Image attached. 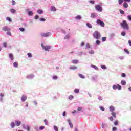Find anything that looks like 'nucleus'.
I'll use <instances>...</instances> for the list:
<instances>
[{"label":"nucleus","mask_w":131,"mask_h":131,"mask_svg":"<svg viewBox=\"0 0 131 131\" xmlns=\"http://www.w3.org/2000/svg\"><path fill=\"white\" fill-rule=\"evenodd\" d=\"M120 25L122 27V28H123V29H126L127 30H128V29H129L128 24H127L126 20H123L122 23H120Z\"/></svg>","instance_id":"nucleus-1"},{"label":"nucleus","mask_w":131,"mask_h":131,"mask_svg":"<svg viewBox=\"0 0 131 131\" xmlns=\"http://www.w3.org/2000/svg\"><path fill=\"white\" fill-rule=\"evenodd\" d=\"M93 37L95 38V39H100L101 38V34L97 31H95L93 33Z\"/></svg>","instance_id":"nucleus-2"},{"label":"nucleus","mask_w":131,"mask_h":131,"mask_svg":"<svg viewBox=\"0 0 131 131\" xmlns=\"http://www.w3.org/2000/svg\"><path fill=\"white\" fill-rule=\"evenodd\" d=\"M97 24L100 25L101 27H105V23L104 21L100 20V19H97L96 21Z\"/></svg>","instance_id":"nucleus-3"},{"label":"nucleus","mask_w":131,"mask_h":131,"mask_svg":"<svg viewBox=\"0 0 131 131\" xmlns=\"http://www.w3.org/2000/svg\"><path fill=\"white\" fill-rule=\"evenodd\" d=\"M50 35H51V32H50L41 33V36H42V37H48V36H50Z\"/></svg>","instance_id":"nucleus-4"},{"label":"nucleus","mask_w":131,"mask_h":131,"mask_svg":"<svg viewBox=\"0 0 131 131\" xmlns=\"http://www.w3.org/2000/svg\"><path fill=\"white\" fill-rule=\"evenodd\" d=\"M95 9L97 10V11H98V12H102L103 10L101 6L99 5H95Z\"/></svg>","instance_id":"nucleus-5"},{"label":"nucleus","mask_w":131,"mask_h":131,"mask_svg":"<svg viewBox=\"0 0 131 131\" xmlns=\"http://www.w3.org/2000/svg\"><path fill=\"white\" fill-rule=\"evenodd\" d=\"M113 89L114 90H116V89H118V90H121V86L119 84H117V85H114L113 86Z\"/></svg>","instance_id":"nucleus-6"},{"label":"nucleus","mask_w":131,"mask_h":131,"mask_svg":"<svg viewBox=\"0 0 131 131\" xmlns=\"http://www.w3.org/2000/svg\"><path fill=\"white\" fill-rule=\"evenodd\" d=\"M51 46H45L44 49L43 50H45V51H47V52H49L51 49Z\"/></svg>","instance_id":"nucleus-7"},{"label":"nucleus","mask_w":131,"mask_h":131,"mask_svg":"<svg viewBox=\"0 0 131 131\" xmlns=\"http://www.w3.org/2000/svg\"><path fill=\"white\" fill-rule=\"evenodd\" d=\"M2 30H3V31H10L11 29L7 26H5L2 28Z\"/></svg>","instance_id":"nucleus-8"},{"label":"nucleus","mask_w":131,"mask_h":131,"mask_svg":"<svg viewBox=\"0 0 131 131\" xmlns=\"http://www.w3.org/2000/svg\"><path fill=\"white\" fill-rule=\"evenodd\" d=\"M34 78V75L33 74L29 75L27 77V78H28V79H32V78Z\"/></svg>","instance_id":"nucleus-9"},{"label":"nucleus","mask_w":131,"mask_h":131,"mask_svg":"<svg viewBox=\"0 0 131 131\" xmlns=\"http://www.w3.org/2000/svg\"><path fill=\"white\" fill-rule=\"evenodd\" d=\"M68 122L69 123V124L71 127V128H73V125L72 124V123H71V121L70 120V119H68Z\"/></svg>","instance_id":"nucleus-10"},{"label":"nucleus","mask_w":131,"mask_h":131,"mask_svg":"<svg viewBox=\"0 0 131 131\" xmlns=\"http://www.w3.org/2000/svg\"><path fill=\"white\" fill-rule=\"evenodd\" d=\"M91 17L93 18V19H95V18H96V17H98V15L95 14V13H91Z\"/></svg>","instance_id":"nucleus-11"},{"label":"nucleus","mask_w":131,"mask_h":131,"mask_svg":"<svg viewBox=\"0 0 131 131\" xmlns=\"http://www.w3.org/2000/svg\"><path fill=\"white\" fill-rule=\"evenodd\" d=\"M27 99V97L24 95H23L21 97V101L23 102H25L26 100Z\"/></svg>","instance_id":"nucleus-12"},{"label":"nucleus","mask_w":131,"mask_h":131,"mask_svg":"<svg viewBox=\"0 0 131 131\" xmlns=\"http://www.w3.org/2000/svg\"><path fill=\"white\" fill-rule=\"evenodd\" d=\"M15 124H16V126H20V125H21V121H15Z\"/></svg>","instance_id":"nucleus-13"},{"label":"nucleus","mask_w":131,"mask_h":131,"mask_svg":"<svg viewBox=\"0 0 131 131\" xmlns=\"http://www.w3.org/2000/svg\"><path fill=\"white\" fill-rule=\"evenodd\" d=\"M123 6L124 7V8H125V9H127V8H128V4H127V3L125 2L123 3Z\"/></svg>","instance_id":"nucleus-14"},{"label":"nucleus","mask_w":131,"mask_h":131,"mask_svg":"<svg viewBox=\"0 0 131 131\" xmlns=\"http://www.w3.org/2000/svg\"><path fill=\"white\" fill-rule=\"evenodd\" d=\"M51 11H52V12H56V11H57V9H56V7H55V6H52L51 8Z\"/></svg>","instance_id":"nucleus-15"},{"label":"nucleus","mask_w":131,"mask_h":131,"mask_svg":"<svg viewBox=\"0 0 131 131\" xmlns=\"http://www.w3.org/2000/svg\"><path fill=\"white\" fill-rule=\"evenodd\" d=\"M9 58L10 60H11L12 61L14 60V56H13V54L12 53L9 54Z\"/></svg>","instance_id":"nucleus-16"},{"label":"nucleus","mask_w":131,"mask_h":131,"mask_svg":"<svg viewBox=\"0 0 131 131\" xmlns=\"http://www.w3.org/2000/svg\"><path fill=\"white\" fill-rule=\"evenodd\" d=\"M70 69L71 70H75V69H77V67L75 66H71L70 67Z\"/></svg>","instance_id":"nucleus-17"},{"label":"nucleus","mask_w":131,"mask_h":131,"mask_svg":"<svg viewBox=\"0 0 131 131\" xmlns=\"http://www.w3.org/2000/svg\"><path fill=\"white\" fill-rule=\"evenodd\" d=\"M25 129H26V130L28 131H30V127H29V126L28 125H26L24 127Z\"/></svg>","instance_id":"nucleus-18"},{"label":"nucleus","mask_w":131,"mask_h":131,"mask_svg":"<svg viewBox=\"0 0 131 131\" xmlns=\"http://www.w3.org/2000/svg\"><path fill=\"white\" fill-rule=\"evenodd\" d=\"M86 26L89 28H93V26H92V24H90L89 23H86Z\"/></svg>","instance_id":"nucleus-19"},{"label":"nucleus","mask_w":131,"mask_h":131,"mask_svg":"<svg viewBox=\"0 0 131 131\" xmlns=\"http://www.w3.org/2000/svg\"><path fill=\"white\" fill-rule=\"evenodd\" d=\"M110 110L111 112H113V111H114L115 110V108L113 106H111L110 107Z\"/></svg>","instance_id":"nucleus-20"},{"label":"nucleus","mask_w":131,"mask_h":131,"mask_svg":"<svg viewBox=\"0 0 131 131\" xmlns=\"http://www.w3.org/2000/svg\"><path fill=\"white\" fill-rule=\"evenodd\" d=\"M78 75L79 76V77H80V78H82V79H84V78H85V77H84V76H83L82 74H78Z\"/></svg>","instance_id":"nucleus-21"},{"label":"nucleus","mask_w":131,"mask_h":131,"mask_svg":"<svg viewBox=\"0 0 131 131\" xmlns=\"http://www.w3.org/2000/svg\"><path fill=\"white\" fill-rule=\"evenodd\" d=\"M37 13H38V14H39V15H41V14H42V13H43V11H42V10L39 9L37 10Z\"/></svg>","instance_id":"nucleus-22"},{"label":"nucleus","mask_w":131,"mask_h":131,"mask_svg":"<svg viewBox=\"0 0 131 131\" xmlns=\"http://www.w3.org/2000/svg\"><path fill=\"white\" fill-rule=\"evenodd\" d=\"M81 19V16L80 15H77L75 17L76 20H80Z\"/></svg>","instance_id":"nucleus-23"},{"label":"nucleus","mask_w":131,"mask_h":131,"mask_svg":"<svg viewBox=\"0 0 131 131\" xmlns=\"http://www.w3.org/2000/svg\"><path fill=\"white\" fill-rule=\"evenodd\" d=\"M121 83L122 85H125V84H126V81L122 80Z\"/></svg>","instance_id":"nucleus-24"},{"label":"nucleus","mask_w":131,"mask_h":131,"mask_svg":"<svg viewBox=\"0 0 131 131\" xmlns=\"http://www.w3.org/2000/svg\"><path fill=\"white\" fill-rule=\"evenodd\" d=\"M44 122H45V125H49V121H48V120L45 119Z\"/></svg>","instance_id":"nucleus-25"},{"label":"nucleus","mask_w":131,"mask_h":131,"mask_svg":"<svg viewBox=\"0 0 131 131\" xmlns=\"http://www.w3.org/2000/svg\"><path fill=\"white\" fill-rule=\"evenodd\" d=\"M111 114L113 117H114V118H116V113H115V112H112Z\"/></svg>","instance_id":"nucleus-26"},{"label":"nucleus","mask_w":131,"mask_h":131,"mask_svg":"<svg viewBox=\"0 0 131 131\" xmlns=\"http://www.w3.org/2000/svg\"><path fill=\"white\" fill-rule=\"evenodd\" d=\"M13 66L14 67H15L16 68H17V67H18V63L17 62H14Z\"/></svg>","instance_id":"nucleus-27"},{"label":"nucleus","mask_w":131,"mask_h":131,"mask_svg":"<svg viewBox=\"0 0 131 131\" xmlns=\"http://www.w3.org/2000/svg\"><path fill=\"white\" fill-rule=\"evenodd\" d=\"M72 63L73 64H77V63H78V60H73Z\"/></svg>","instance_id":"nucleus-28"},{"label":"nucleus","mask_w":131,"mask_h":131,"mask_svg":"<svg viewBox=\"0 0 131 131\" xmlns=\"http://www.w3.org/2000/svg\"><path fill=\"white\" fill-rule=\"evenodd\" d=\"M11 126L12 128H14L15 127V123L11 122Z\"/></svg>","instance_id":"nucleus-29"},{"label":"nucleus","mask_w":131,"mask_h":131,"mask_svg":"<svg viewBox=\"0 0 131 131\" xmlns=\"http://www.w3.org/2000/svg\"><path fill=\"white\" fill-rule=\"evenodd\" d=\"M28 16H32L33 15V13L32 11H29L28 13Z\"/></svg>","instance_id":"nucleus-30"},{"label":"nucleus","mask_w":131,"mask_h":131,"mask_svg":"<svg viewBox=\"0 0 131 131\" xmlns=\"http://www.w3.org/2000/svg\"><path fill=\"white\" fill-rule=\"evenodd\" d=\"M54 130H55V131H58V130H59V129L58 128V126H54Z\"/></svg>","instance_id":"nucleus-31"},{"label":"nucleus","mask_w":131,"mask_h":131,"mask_svg":"<svg viewBox=\"0 0 131 131\" xmlns=\"http://www.w3.org/2000/svg\"><path fill=\"white\" fill-rule=\"evenodd\" d=\"M10 11L11 12V13H13V14L16 13V10L14 9H10Z\"/></svg>","instance_id":"nucleus-32"},{"label":"nucleus","mask_w":131,"mask_h":131,"mask_svg":"<svg viewBox=\"0 0 131 131\" xmlns=\"http://www.w3.org/2000/svg\"><path fill=\"white\" fill-rule=\"evenodd\" d=\"M74 92L76 94H78V93H79V89H75Z\"/></svg>","instance_id":"nucleus-33"},{"label":"nucleus","mask_w":131,"mask_h":131,"mask_svg":"<svg viewBox=\"0 0 131 131\" xmlns=\"http://www.w3.org/2000/svg\"><path fill=\"white\" fill-rule=\"evenodd\" d=\"M6 20L7 21H9V22H12V19H11V18L8 17L6 18Z\"/></svg>","instance_id":"nucleus-34"},{"label":"nucleus","mask_w":131,"mask_h":131,"mask_svg":"<svg viewBox=\"0 0 131 131\" xmlns=\"http://www.w3.org/2000/svg\"><path fill=\"white\" fill-rule=\"evenodd\" d=\"M0 96L1 97V101L2 102L3 101V98L4 97V94L3 93L0 94Z\"/></svg>","instance_id":"nucleus-35"},{"label":"nucleus","mask_w":131,"mask_h":131,"mask_svg":"<svg viewBox=\"0 0 131 131\" xmlns=\"http://www.w3.org/2000/svg\"><path fill=\"white\" fill-rule=\"evenodd\" d=\"M107 40V37H103L102 38V41H106Z\"/></svg>","instance_id":"nucleus-36"},{"label":"nucleus","mask_w":131,"mask_h":131,"mask_svg":"<svg viewBox=\"0 0 131 131\" xmlns=\"http://www.w3.org/2000/svg\"><path fill=\"white\" fill-rule=\"evenodd\" d=\"M28 57H29V58H31L32 57V54L30 53H28L27 54Z\"/></svg>","instance_id":"nucleus-37"},{"label":"nucleus","mask_w":131,"mask_h":131,"mask_svg":"<svg viewBox=\"0 0 131 131\" xmlns=\"http://www.w3.org/2000/svg\"><path fill=\"white\" fill-rule=\"evenodd\" d=\"M19 30L20 31H21L22 32H23L24 31H25V29H24V28H19Z\"/></svg>","instance_id":"nucleus-38"},{"label":"nucleus","mask_w":131,"mask_h":131,"mask_svg":"<svg viewBox=\"0 0 131 131\" xmlns=\"http://www.w3.org/2000/svg\"><path fill=\"white\" fill-rule=\"evenodd\" d=\"M15 5H16V2L15 1V0H12V5L14 6Z\"/></svg>","instance_id":"nucleus-39"},{"label":"nucleus","mask_w":131,"mask_h":131,"mask_svg":"<svg viewBox=\"0 0 131 131\" xmlns=\"http://www.w3.org/2000/svg\"><path fill=\"white\" fill-rule=\"evenodd\" d=\"M39 129L40 130H42L43 129H45V126H41L39 127Z\"/></svg>","instance_id":"nucleus-40"},{"label":"nucleus","mask_w":131,"mask_h":131,"mask_svg":"<svg viewBox=\"0 0 131 131\" xmlns=\"http://www.w3.org/2000/svg\"><path fill=\"white\" fill-rule=\"evenodd\" d=\"M121 35L122 36H125V32H124V31H123V32H121Z\"/></svg>","instance_id":"nucleus-41"},{"label":"nucleus","mask_w":131,"mask_h":131,"mask_svg":"<svg viewBox=\"0 0 131 131\" xmlns=\"http://www.w3.org/2000/svg\"><path fill=\"white\" fill-rule=\"evenodd\" d=\"M124 52H125V53H127V54H129V51H128V50H127V49H124Z\"/></svg>","instance_id":"nucleus-42"},{"label":"nucleus","mask_w":131,"mask_h":131,"mask_svg":"<svg viewBox=\"0 0 131 131\" xmlns=\"http://www.w3.org/2000/svg\"><path fill=\"white\" fill-rule=\"evenodd\" d=\"M7 35H9L10 36H12V33H11V32H10V31H8L7 32Z\"/></svg>","instance_id":"nucleus-43"},{"label":"nucleus","mask_w":131,"mask_h":131,"mask_svg":"<svg viewBox=\"0 0 131 131\" xmlns=\"http://www.w3.org/2000/svg\"><path fill=\"white\" fill-rule=\"evenodd\" d=\"M108 119L111 121H113V117L111 116L108 118Z\"/></svg>","instance_id":"nucleus-44"},{"label":"nucleus","mask_w":131,"mask_h":131,"mask_svg":"<svg viewBox=\"0 0 131 131\" xmlns=\"http://www.w3.org/2000/svg\"><path fill=\"white\" fill-rule=\"evenodd\" d=\"M96 45H100V43H101V41L97 40L96 41Z\"/></svg>","instance_id":"nucleus-45"},{"label":"nucleus","mask_w":131,"mask_h":131,"mask_svg":"<svg viewBox=\"0 0 131 131\" xmlns=\"http://www.w3.org/2000/svg\"><path fill=\"white\" fill-rule=\"evenodd\" d=\"M40 21H41V22H45V21H46V19L43 18H40Z\"/></svg>","instance_id":"nucleus-46"},{"label":"nucleus","mask_w":131,"mask_h":131,"mask_svg":"<svg viewBox=\"0 0 131 131\" xmlns=\"http://www.w3.org/2000/svg\"><path fill=\"white\" fill-rule=\"evenodd\" d=\"M69 100H72V99H73V96H72V95H70V96H69Z\"/></svg>","instance_id":"nucleus-47"},{"label":"nucleus","mask_w":131,"mask_h":131,"mask_svg":"<svg viewBox=\"0 0 131 131\" xmlns=\"http://www.w3.org/2000/svg\"><path fill=\"white\" fill-rule=\"evenodd\" d=\"M120 14H122V15H124V11L122 10H120Z\"/></svg>","instance_id":"nucleus-48"},{"label":"nucleus","mask_w":131,"mask_h":131,"mask_svg":"<svg viewBox=\"0 0 131 131\" xmlns=\"http://www.w3.org/2000/svg\"><path fill=\"white\" fill-rule=\"evenodd\" d=\"M89 53H90V54H91V55H94V51H93V50H90V51H89Z\"/></svg>","instance_id":"nucleus-49"},{"label":"nucleus","mask_w":131,"mask_h":131,"mask_svg":"<svg viewBox=\"0 0 131 131\" xmlns=\"http://www.w3.org/2000/svg\"><path fill=\"white\" fill-rule=\"evenodd\" d=\"M118 2H119V5H121V4L123 3V0H119Z\"/></svg>","instance_id":"nucleus-50"},{"label":"nucleus","mask_w":131,"mask_h":131,"mask_svg":"<svg viewBox=\"0 0 131 131\" xmlns=\"http://www.w3.org/2000/svg\"><path fill=\"white\" fill-rule=\"evenodd\" d=\"M53 79L56 80V79H58V76H54L53 77Z\"/></svg>","instance_id":"nucleus-51"},{"label":"nucleus","mask_w":131,"mask_h":131,"mask_svg":"<svg viewBox=\"0 0 131 131\" xmlns=\"http://www.w3.org/2000/svg\"><path fill=\"white\" fill-rule=\"evenodd\" d=\"M86 49H90V48H91L90 44H86Z\"/></svg>","instance_id":"nucleus-52"},{"label":"nucleus","mask_w":131,"mask_h":131,"mask_svg":"<svg viewBox=\"0 0 131 131\" xmlns=\"http://www.w3.org/2000/svg\"><path fill=\"white\" fill-rule=\"evenodd\" d=\"M121 76L122 77H125L126 76V75H125V73H122Z\"/></svg>","instance_id":"nucleus-53"},{"label":"nucleus","mask_w":131,"mask_h":131,"mask_svg":"<svg viewBox=\"0 0 131 131\" xmlns=\"http://www.w3.org/2000/svg\"><path fill=\"white\" fill-rule=\"evenodd\" d=\"M127 19L129 20V21H131V15H128L127 16Z\"/></svg>","instance_id":"nucleus-54"},{"label":"nucleus","mask_w":131,"mask_h":131,"mask_svg":"<svg viewBox=\"0 0 131 131\" xmlns=\"http://www.w3.org/2000/svg\"><path fill=\"white\" fill-rule=\"evenodd\" d=\"M3 46L4 48H7V42H5L3 43Z\"/></svg>","instance_id":"nucleus-55"},{"label":"nucleus","mask_w":131,"mask_h":131,"mask_svg":"<svg viewBox=\"0 0 131 131\" xmlns=\"http://www.w3.org/2000/svg\"><path fill=\"white\" fill-rule=\"evenodd\" d=\"M100 109L102 110V111H105V108L103 107L102 106L100 107Z\"/></svg>","instance_id":"nucleus-56"},{"label":"nucleus","mask_w":131,"mask_h":131,"mask_svg":"<svg viewBox=\"0 0 131 131\" xmlns=\"http://www.w3.org/2000/svg\"><path fill=\"white\" fill-rule=\"evenodd\" d=\"M101 68L102 69H106V66H104V65H102L101 66Z\"/></svg>","instance_id":"nucleus-57"},{"label":"nucleus","mask_w":131,"mask_h":131,"mask_svg":"<svg viewBox=\"0 0 131 131\" xmlns=\"http://www.w3.org/2000/svg\"><path fill=\"white\" fill-rule=\"evenodd\" d=\"M118 124V121H116L114 122V125H117Z\"/></svg>","instance_id":"nucleus-58"},{"label":"nucleus","mask_w":131,"mask_h":131,"mask_svg":"<svg viewBox=\"0 0 131 131\" xmlns=\"http://www.w3.org/2000/svg\"><path fill=\"white\" fill-rule=\"evenodd\" d=\"M91 67L95 68V69H98V67H96L95 66L92 65Z\"/></svg>","instance_id":"nucleus-59"},{"label":"nucleus","mask_w":131,"mask_h":131,"mask_svg":"<svg viewBox=\"0 0 131 131\" xmlns=\"http://www.w3.org/2000/svg\"><path fill=\"white\" fill-rule=\"evenodd\" d=\"M116 129H117V128H116V127H113V131H115V130H116Z\"/></svg>","instance_id":"nucleus-60"},{"label":"nucleus","mask_w":131,"mask_h":131,"mask_svg":"<svg viewBox=\"0 0 131 131\" xmlns=\"http://www.w3.org/2000/svg\"><path fill=\"white\" fill-rule=\"evenodd\" d=\"M82 110V107H78V111H81Z\"/></svg>","instance_id":"nucleus-61"},{"label":"nucleus","mask_w":131,"mask_h":131,"mask_svg":"<svg viewBox=\"0 0 131 131\" xmlns=\"http://www.w3.org/2000/svg\"><path fill=\"white\" fill-rule=\"evenodd\" d=\"M90 3L91 4H95V2H94V1H93V0H91V1H90Z\"/></svg>","instance_id":"nucleus-62"},{"label":"nucleus","mask_w":131,"mask_h":131,"mask_svg":"<svg viewBox=\"0 0 131 131\" xmlns=\"http://www.w3.org/2000/svg\"><path fill=\"white\" fill-rule=\"evenodd\" d=\"M39 18V17L38 16V15H35V19H38Z\"/></svg>","instance_id":"nucleus-63"},{"label":"nucleus","mask_w":131,"mask_h":131,"mask_svg":"<svg viewBox=\"0 0 131 131\" xmlns=\"http://www.w3.org/2000/svg\"><path fill=\"white\" fill-rule=\"evenodd\" d=\"M128 43H129V46H131V40H128Z\"/></svg>","instance_id":"nucleus-64"}]
</instances>
